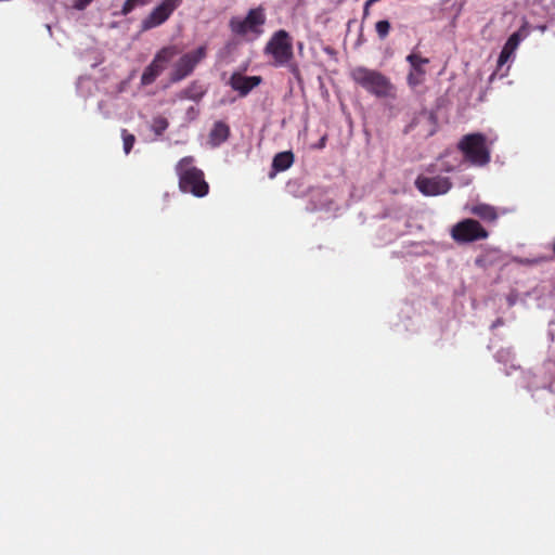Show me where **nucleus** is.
<instances>
[{"instance_id":"1","label":"nucleus","mask_w":555,"mask_h":555,"mask_svg":"<svg viewBox=\"0 0 555 555\" xmlns=\"http://www.w3.org/2000/svg\"><path fill=\"white\" fill-rule=\"evenodd\" d=\"M194 158L185 156L179 160L176 171L179 177V188L183 193H191L196 197H204L209 192V184L205 180L203 170L193 165Z\"/></svg>"},{"instance_id":"2","label":"nucleus","mask_w":555,"mask_h":555,"mask_svg":"<svg viewBox=\"0 0 555 555\" xmlns=\"http://www.w3.org/2000/svg\"><path fill=\"white\" fill-rule=\"evenodd\" d=\"M267 22L266 9L262 5L249 9L245 17L233 16L229 21V28L235 36L255 40L263 34Z\"/></svg>"},{"instance_id":"3","label":"nucleus","mask_w":555,"mask_h":555,"mask_svg":"<svg viewBox=\"0 0 555 555\" xmlns=\"http://www.w3.org/2000/svg\"><path fill=\"white\" fill-rule=\"evenodd\" d=\"M264 53L272 55L275 66H287L294 75L299 74L298 66L293 62V39L284 30H276L264 47Z\"/></svg>"},{"instance_id":"4","label":"nucleus","mask_w":555,"mask_h":555,"mask_svg":"<svg viewBox=\"0 0 555 555\" xmlns=\"http://www.w3.org/2000/svg\"><path fill=\"white\" fill-rule=\"evenodd\" d=\"M351 78L357 85L378 98L395 96L393 85L380 72L359 66L351 72Z\"/></svg>"},{"instance_id":"5","label":"nucleus","mask_w":555,"mask_h":555,"mask_svg":"<svg viewBox=\"0 0 555 555\" xmlns=\"http://www.w3.org/2000/svg\"><path fill=\"white\" fill-rule=\"evenodd\" d=\"M457 150L463 154L465 160L473 166L483 167L491 160L487 137L480 132L463 135L457 143Z\"/></svg>"},{"instance_id":"6","label":"nucleus","mask_w":555,"mask_h":555,"mask_svg":"<svg viewBox=\"0 0 555 555\" xmlns=\"http://www.w3.org/2000/svg\"><path fill=\"white\" fill-rule=\"evenodd\" d=\"M450 235L455 243L463 245L486 240L489 232L476 219L466 218L451 228Z\"/></svg>"},{"instance_id":"7","label":"nucleus","mask_w":555,"mask_h":555,"mask_svg":"<svg viewBox=\"0 0 555 555\" xmlns=\"http://www.w3.org/2000/svg\"><path fill=\"white\" fill-rule=\"evenodd\" d=\"M181 3L182 0H160L159 3L141 21V31H147L165 24Z\"/></svg>"},{"instance_id":"8","label":"nucleus","mask_w":555,"mask_h":555,"mask_svg":"<svg viewBox=\"0 0 555 555\" xmlns=\"http://www.w3.org/2000/svg\"><path fill=\"white\" fill-rule=\"evenodd\" d=\"M207 55L206 46H201L196 50L183 54L175 64L171 73V81L178 82L190 76L199 62Z\"/></svg>"},{"instance_id":"9","label":"nucleus","mask_w":555,"mask_h":555,"mask_svg":"<svg viewBox=\"0 0 555 555\" xmlns=\"http://www.w3.org/2000/svg\"><path fill=\"white\" fill-rule=\"evenodd\" d=\"M415 186L425 196H437L448 193L452 188V182L447 177L428 178L418 176L415 180Z\"/></svg>"},{"instance_id":"10","label":"nucleus","mask_w":555,"mask_h":555,"mask_svg":"<svg viewBox=\"0 0 555 555\" xmlns=\"http://www.w3.org/2000/svg\"><path fill=\"white\" fill-rule=\"evenodd\" d=\"M173 48H163L157 52L152 63L144 69L141 76V83L149 86L153 83L156 78L162 74L165 68V64L170 61L173 56Z\"/></svg>"},{"instance_id":"11","label":"nucleus","mask_w":555,"mask_h":555,"mask_svg":"<svg viewBox=\"0 0 555 555\" xmlns=\"http://www.w3.org/2000/svg\"><path fill=\"white\" fill-rule=\"evenodd\" d=\"M261 82V76H245L238 72H234L227 83L232 88V90L236 91L241 98H245Z\"/></svg>"},{"instance_id":"12","label":"nucleus","mask_w":555,"mask_h":555,"mask_svg":"<svg viewBox=\"0 0 555 555\" xmlns=\"http://www.w3.org/2000/svg\"><path fill=\"white\" fill-rule=\"evenodd\" d=\"M406 61L411 65V70L408 75V83L412 87L418 86L424 81L425 69L424 65L429 63V60L416 53H411L406 56Z\"/></svg>"},{"instance_id":"13","label":"nucleus","mask_w":555,"mask_h":555,"mask_svg":"<svg viewBox=\"0 0 555 555\" xmlns=\"http://www.w3.org/2000/svg\"><path fill=\"white\" fill-rule=\"evenodd\" d=\"M469 212L486 222H494L499 217L496 208L485 203L472 206Z\"/></svg>"},{"instance_id":"14","label":"nucleus","mask_w":555,"mask_h":555,"mask_svg":"<svg viewBox=\"0 0 555 555\" xmlns=\"http://www.w3.org/2000/svg\"><path fill=\"white\" fill-rule=\"evenodd\" d=\"M230 135V127L223 121H216L209 133L210 143L218 146L225 142Z\"/></svg>"},{"instance_id":"15","label":"nucleus","mask_w":555,"mask_h":555,"mask_svg":"<svg viewBox=\"0 0 555 555\" xmlns=\"http://www.w3.org/2000/svg\"><path fill=\"white\" fill-rule=\"evenodd\" d=\"M295 160L294 153L292 151H285L278 153L272 160V169L275 172L287 170Z\"/></svg>"},{"instance_id":"16","label":"nucleus","mask_w":555,"mask_h":555,"mask_svg":"<svg viewBox=\"0 0 555 555\" xmlns=\"http://www.w3.org/2000/svg\"><path fill=\"white\" fill-rule=\"evenodd\" d=\"M151 0H126L121 7L120 14L127 16L134 9L149 4Z\"/></svg>"},{"instance_id":"17","label":"nucleus","mask_w":555,"mask_h":555,"mask_svg":"<svg viewBox=\"0 0 555 555\" xmlns=\"http://www.w3.org/2000/svg\"><path fill=\"white\" fill-rule=\"evenodd\" d=\"M204 90L202 87L196 86L195 83H192L190 87H188L183 91V96L193 101H199L202 96L204 95Z\"/></svg>"},{"instance_id":"18","label":"nucleus","mask_w":555,"mask_h":555,"mask_svg":"<svg viewBox=\"0 0 555 555\" xmlns=\"http://www.w3.org/2000/svg\"><path fill=\"white\" fill-rule=\"evenodd\" d=\"M391 29V25L387 20L378 21L375 24V30L380 40H384L388 37Z\"/></svg>"},{"instance_id":"19","label":"nucleus","mask_w":555,"mask_h":555,"mask_svg":"<svg viewBox=\"0 0 555 555\" xmlns=\"http://www.w3.org/2000/svg\"><path fill=\"white\" fill-rule=\"evenodd\" d=\"M121 138L124 141V151L126 154H129L131 149L133 147L135 138L133 134L129 133L127 129L121 130Z\"/></svg>"},{"instance_id":"20","label":"nucleus","mask_w":555,"mask_h":555,"mask_svg":"<svg viewBox=\"0 0 555 555\" xmlns=\"http://www.w3.org/2000/svg\"><path fill=\"white\" fill-rule=\"evenodd\" d=\"M520 42V36L518 33H514L511 35V37L507 39V41L504 44V48L514 52L516 48L518 47Z\"/></svg>"},{"instance_id":"21","label":"nucleus","mask_w":555,"mask_h":555,"mask_svg":"<svg viewBox=\"0 0 555 555\" xmlns=\"http://www.w3.org/2000/svg\"><path fill=\"white\" fill-rule=\"evenodd\" d=\"M168 128V121L164 117H158L154 119V131L157 134H162Z\"/></svg>"},{"instance_id":"22","label":"nucleus","mask_w":555,"mask_h":555,"mask_svg":"<svg viewBox=\"0 0 555 555\" xmlns=\"http://www.w3.org/2000/svg\"><path fill=\"white\" fill-rule=\"evenodd\" d=\"M512 54H513L512 51H509L503 47V49L499 55L498 65L502 66L503 64H505Z\"/></svg>"},{"instance_id":"23","label":"nucleus","mask_w":555,"mask_h":555,"mask_svg":"<svg viewBox=\"0 0 555 555\" xmlns=\"http://www.w3.org/2000/svg\"><path fill=\"white\" fill-rule=\"evenodd\" d=\"M93 0H75V8L78 9V10H83Z\"/></svg>"},{"instance_id":"24","label":"nucleus","mask_w":555,"mask_h":555,"mask_svg":"<svg viewBox=\"0 0 555 555\" xmlns=\"http://www.w3.org/2000/svg\"><path fill=\"white\" fill-rule=\"evenodd\" d=\"M504 325V320L502 318H498L491 325V328H496L499 326Z\"/></svg>"},{"instance_id":"25","label":"nucleus","mask_w":555,"mask_h":555,"mask_svg":"<svg viewBox=\"0 0 555 555\" xmlns=\"http://www.w3.org/2000/svg\"><path fill=\"white\" fill-rule=\"evenodd\" d=\"M325 142H326V137H323L321 140H320V143H319V147L322 149L325 146Z\"/></svg>"},{"instance_id":"26","label":"nucleus","mask_w":555,"mask_h":555,"mask_svg":"<svg viewBox=\"0 0 555 555\" xmlns=\"http://www.w3.org/2000/svg\"><path fill=\"white\" fill-rule=\"evenodd\" d=\"M441 170H442V171L450 172V171H452V170H453V168H452V167H449V166H446V167L443 166V167H441Z\"/></svg>"}]
</instances>
